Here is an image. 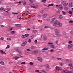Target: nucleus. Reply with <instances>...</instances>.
<instances>
[{"label": "nucleus", "mask_w": 73, "mask_h": 73, "mask_svg": "<svg viewBox=\"0 0 73 73\" xmlns=\"http://www.w3.org/2000/svg\"><path fill=\"white\" fill-rule=\"evenodd\" d=\"M48 50V48H44L42 50L41 52H45L46 50Z\"/></svg>", "instance_id": "nucleus-1"}, {"label": "nucleus", "mask_w": 73, "mask_h": 73, "mask_svg": "<svg viewBox=\"0 0 73 73\" xmlns=\"http://www.w3.org/2000/svg\"><path fill=\"white\" fill-rule=\"evenodd\" d=\"M37 60H38L40 62H41L42 61V59L40 57H38L37 58Z\"/></svg>", "instance_id": "nucleus-2"}, {"label": "nucleus", "mask_w": 73, "mask_h": 73, "mask_svg": "<svg viewBox=\"0 0 73 73\" xmlns=\"http://www.w3.org/2000/svg\"><path fill=\"white\" fill-rule=\"evenodd\" d=\"M54 31L55 33H56V34H58L60 32L57 29H55L54 30Z\"/></svg>", "instance_id": "nucleus-3"}, {"label": "nucleus", "mask_w": 73, "mask_h": 73, "mask_svg": "<svg viewBox=\"0 0 73 73\" xmlns=\"http://www.w3.org/2000/svg\"><path fill=\"white\" fill-rule=\"evenodd\" d=\"M33 54H34V55H36L38 53V51H35L34 52H32Z\"/></svg>", "instance_id": "nucleus-4"}, {"label": "nucleus", "mask_w": 73, "mask_h": 73, "mask_svg": "<svg viewBox=\"0 0 73 73\" xmlns=\"http://www.w3.org/2000/svg\"><path fill=\"white\" fill-rule=\"evenodd\" d=\"M58 8L59 9L61 10L63 9V6L61 5H59L58 6Z\"/></svg>", "instance_id": "nucleus-5"}, {"label": "nucleus", "mask_w": 73, "mask_h": 73, "mask_svg": "<svg viewBox=\"0 0 73 73\" xmlns=\"http://www.w3.org/2000/svg\"><path fill=\"white\" fill-rule=\"evenodd\" d=\"M57 21H55L53 22V26H56V25H57Z\"/></svg>", "instance_id": "nucleus-6"}, {"label": "nucleus", "mask_w": 73, "mask_h": 73, "mask_svg": "<svg viewBox=\"0 0 73 73\" xmlns=\"http://www.w3.org/2000/svg\"><path fill=\"white\" fill-rule=\"evenodd\" d=\"M0 52L2 54H6L5 52L3 51L2 50H0Z\"/></svg>", "instance_id": "nucleus-7"}, {"label": "nucleus", "mask_w": 73, "mask_h": 73, "mask_svg": "<svg viewBox=\"0 0 73 73\" xmlns=\"http://www.w3.org/2000/svg\"><path fill=\"white\" fill-rule=\"evenodd\" d=\"M43 39L44 41H46L47 40V37L45 35H44L43 36Z\"/></svg>", "instance_id": "nucleus-8"}, {"label": "nucleus", "mask_w": 73, "mask_h": 73, "mask_svg": "<svg viewBox=\"0 0 73 73\" xmlns=\"http://www.w3.org/2000/svg\"><path fill=\"white\" fill-rule=\"evenodd\" d=\"M37 7H38V6L37 5L35 6L33 5V6H32L31 8H36Z\"/></svg>", "instance_id": "nucleus-9"}, {"label": "nucleus", "mask_w": 73, "mask_h": 73, "mask_svg": "<svg viewBox=\"0 0 73 73\" xmlns=\"http://www.w3.org/2000/svg\"><path fill=\"white\" fill-rule=\"evenodd\" d=\"M37 32V30H34L32 31V32L33 33H36V32Z\"/></svg>", "instance_id": "nucleus-10"}, {"label": "nucleus", "mask_w": 73, "mask_h": 73, "mask_svg": "<svg viewBox=\"0 0 73 73\" xmlns=\"http://www.w3.org/2000/svg\"><path fill=\"white\" fill-rule=\"evenodd\" d=\"M15 25L16 26V27H20L21 26V24H15Z\"/></svg>", "instance_id": "nucleus-11"}, {"label": "nucleus", "mask_w": 73, "mask_h": 73, "mask_svg": "<svg viewBox=\"0 0 73 73\" xmlns=\"http://www.w3.org/2000/svg\"><path fill=\"white\" fill-rule=\"evenodd\" d=\"M55 19L56 18H53L52 19V21H51V23H52V24L53 23V22H54V21H55L54 20H55Z\"/></svg>", "instance_id": "nucleus-12"}, {"label": "nucleus", "mask_w": 73, "mask_h": 73, "mask_svg": "<svg viewBox=\"0 0 73 73\" xmlns=\"http://www.w3.org/2000/svg\"><path fill=\"white\" fill-rule=\"evenodd\" d=\"M27 44V41H25L22 44V46H24L25 44Z\"/></svg>", "instance_id": "nucleus-13"}, {"label": "nucleus", "mask_w": 73, "mask_h": 73, "mask_svg": "<svg viewBox=\"0 0 73 73\" xmlns=\"http://www.w3.org/2000/svg\"><path fill=\"white\" fill-rule=\"evenodd\" d=\"M16 51L18 52V53H19V54H20L21 53V51H20V50L19 49H16Z\"/></svg>", "instance_id": "nucleus-14"}, {"label": "nucleus", "mask_w": 73, "mask_h": 73, "mask_svg": "<svg viewBox=\"0 0 73 73\" xmlns=\"http://www.w3.org/2000/svg\"><path fill=\"white\" fill-rule=\"evenodd\" d=\"M49 46L50 48H54V45H53L52 44H50V45Z\"/></svg>", "instance_id": "nucleus-15"}, {"label": "nucleus", "mask_w": 73, "mask_h": 73, "mask_svg": "<svg viewBox=\"0 0 73 73\" xmlns=\"http://www.w3.org/2000/svg\"><path fill=\"white\" fill-rule=\"evenodd\" d=\"M68 5V4L67 3H66L63 4V5L64 7H66V6H67Z\"/></svg>", "instance_id": "nucleus-16"}, {"label": "nucleus", "mask_w": 73, "mask_h": 73, "mask_svg": "<svg viewBox=\"0 0 73 73\" xmlns=\"http://www.w3.org/2000/svg\"><path fill=\"white\" fill-rule=\"evenodd\" d=\"M6 40L8 41H11V39H10V38H7L6 39Z\"/></svg>", "instance_id": "nucleus-17"}, {"label": "nucleus", "mask_w": 73, "mask_h": 73, "mask_svg": "<svg viewBox=\"0 0 73 73\" xmlns=\"http://www.w3.org/2000/svg\"><path fill=\"white\" fill-rule=\"evenodd\" d=\"M58 24L60 27H61L62 25V23L60 22L58 23Z\"/></svg>", "instance_id": "nucleus-18"}, {"label": "nucleus", "mask_w": 73, "mask_h": 73, "mask_svg": "<svg viewBox=\"0 0 73 73\" xmlns=\"http://www.w3.org/2000/svg\"><path fill=\"white\" fill-rule=\"evenodd\" d=\"M69 7H72V3H69Z\"/></svg>", "instance_id": "nucleus-19"}, {"label": "nucleus", "mask_w": 73, "mask_h": 73, "mask_svg": "<svg viewBox=\"0 0 73 73\" xmlns=\"http://www.w3.org/2000/svg\"><path fill=\"white\" fill-rule=\"evenodd\" d=\"M45 67V68H49V65L48 64H47L46 65L44 66Z\"/></svg>", "instance_id": "nucleus-20"}, {"label": "nucleus", "mask_w": 73, "mask_h": 73, "mask_svg": "<svg viewBox=\"0 0 73 73\" xmlns=\"http://www.w3.org/2000/svg\"><path fill=\"white\" fill-rule=\"evenodd\" d=\"M68 71V70H64L62 72V73H67Z\"/></svg>", "instance_id": "nucleus-21"}, {"label": "nucleus", "mask_w": 73, "mask_h": 73, "mask_svg": "<svg viewBox=\"0 0 73 73\" xmlns=\"http://www.w3.org/2000/svg\"><path fill=\"white\" fill-rule=\"evenodd\" d=\"M73 46V44H71L70 45H69L68 46V48H72V47Z\"/></svg>", "instance_id": "nucleus-22"}, {"label": "nucleus", "mask_w": 73, "mask_h": 73, "mask_svg": "<svg viewBox=\"0 0 73 73\" xmlns=\"http://www.w3.org/2000/svg\"><path fill=\"white\" fill-rule=\"evenodd\" d=\"M22 16H23V15H19L18 16V18H19V19H21Z\"/></svg>", "instance_id": "nucleus-23"}, {"label": "nucleus", "mask_w": 73, "mask_h": 73, "mask_svg": "<svg viewBox=\"0 0 73 73\" xmlns=\"http://www.w3.org/2000/svg\"><path fill=\"white\" fill-rule=\"evenodd\" d=\"M56 59L58 60H59V61H60V60H61V58H56Z\"/></svg>", "instance_id": "nucleus-24"}, {"label": "nucleus", "mask_w": 73, "mask_h": 73, "mask_svg": "<svg viewBox=\"0 0 73 73\" xmlns=\"http://www.w3.org/2000/svg\"><path fill=\"white\" fill-rule=\"evenodd\" d=\"M65 3H66V1H64L62 2L61 3L62 4H65Z\"/></svg>", "instance_id": "nucleus-25"}, {"label": "nucleus", "mask_w": 73, "mask_h": 73, "mask_svg": "<svg viewBox=\"0 0 73 73\" xmlns=\"http://www.w3.org/2000/svg\"><path fill=\"white\" fill-rule=\"evenodd\" d=\"M0 64L1 65H4V62H0Z\"/></svg>", "instance_id": "nucleus-26"}, {"label": "nucleus", "mask_w": 73, "mask_h": 73, "mask_svg": "<svg viewBox=\"0 0 73 73\" xmlns=\"http://www.w3.org/2000/svg\"><path fill=\"white\" fill-rule=\"evenodd\" d=\"M12 29H13V28H11L8 29V31H12Z\"/></svg>", "instance_id": "nucleus-27"}, {"label": "nucleus", "mask_w": 73, "mask_h": 73, "mask_svg": "<svg viewBox=\"0 0 73 73\" xmlns=\"http://www.w3.org/2000/svg\"><path fill=\"white\" fill-rule=\"evenodd\" d=\"M46 16H47V15L44 14L43 16L42 17H44V18H45V17H46Z\"/></svg>", "instance_id": "nucleus-28"}, {"label": "nucleus", "mask_w": 73, "mask_h": 73, "mask_svg": "<svg viewBox=\"0 0 73 73\" xmlns=\"http://www.w3.org/2000/svg\"><path fill=\"white\" fill-rule=\"evenodd\" d=\"M56 69L57 70H61V69L60 68L58 67H56Z\"/></svg>", "instance_id": "nucleus-29"}, {"label": "nucleus", "mask_w": 73, "mask_h": 73, "mask_svg": "<svg viewBox=\"0 0 73 73\" xmlns=\"http://www.w3.org/2000/svg\"><path fill=\"white\" fill-rule=\"evenodd\" d=\"M57 37H60L61 36V35L60 34H57L56 35Z\"/></svg>", "instance_id": "nucleus-30"}, {"label": "nucleus", "mask_w": 73, "mask_h": 73, "mask_svg": "<svg viewBox=\"0 0 73 73\" xmlns=\"http://www.w3.org/2000/svg\"><path fill=\"white\" fill-rule=\"evenodd\" d=\"M25 37H28V36H29V34H26L25 35Z\"/></svg>", "instance_id": "nucleus-31"}, {"label": "nucleus", "mask_w": 73, "mask_h": 73, "mask_svg": "<svg viewBox=\"0 0 73 73\" xmlns=\"http://www.w3.org/2000/svg\"><path fill=\"white\" fill-rule=\"evenodd\" d=\"M49 51L50 52H53L54 50L53 49H50L49 50Z\"/></svg>", "instance_id": "nucleus-32"}, {"label": "nucleus", "mask_w": 73, "mask_h": 73, "mask_svg": "<svg viewBox=\"0 0 73 73\" xmlns=\"http://www.w3.org/2000/svg\"><path fill=\"white\" fill-rule=\"evenodd\" d=\"M21 36L22 38H25V35H22Z\"/></svg>", "instance_id": "nucleus-33"}, {"label": "nucleus", "mask_w": 73, "mask_h": 73, "mask_svg": "<svg viewBox=\"0 0 73 73\" xmlns=\"http://www.w3.org/2000/svg\"><path fill=\"white\" fill-rule=\"evenodd\" d=\"M29 65H33V63L32 62H30L29 63Z\"/></svg>", "instance_id": "nucleus-34"}, {"label": "nucleus", "mask_w": 73, "mask_h": 73, "mask_svg": "<svg viewBox=\"0 0 73 73\" xmlns=\"http://www.w3.org/2000/svg\"><path fill=\"white\" fill-rule=\"evenodd\" d=\"M10 47V46L8 45L7 46L6 48V49H8Z\"/></svg>", "instance_id": "nucleus-35"}, {"label": "nucleus", "mask_w": 73, "mask_h": 73, "mask_svg": "<svg viewBox=\"0 0 73 73\" xmlns=\"http://www.w3.org/2000/svg\"><path fill=\"white\" fill-rule=\"evenodd\" d=\"M62 13L64 15H65L66 14V13H65V12L63 11H62Z\"/></svg>", "instance_id": "nucleus-36"}, {"label": "nucleus", "mask_w": 73, "mask_h": 73, "mask_svg": "<svg viewBox=\"0 0 73 73\" xmlns=\"http://www.w3.org/2000/svg\"><path fill=\"white\" fill-rule=\"evenodd\" d=\"M59 19H62V15H60L59 16Z\"/></svg>", "instance_id": "nucleus-37"}, {"label": "nucleus", "mask_w": 73, "mask_h": 73, "mask_svg": "<svg viewBox=\"0 0 73 73\" xmlns=\"http://www.w3.org/2000/svg\"><path fill=\"white\" fill-rule=\"evenodd\" d=\"M41 71L42 72H43V73H46V71H45V70H41Z\"/></svg>", "instance_id": "nucleus-38"}, {"label": "nucleus", "mask_w": 73, "mask_h": 73, "mask_svg": "<svg viewBox=\"0 0 73 73\" xmlns=\"http://www.w3.org/2000/svg\"><path fill=\"white\" fill-rule=\"evenodd\" d=\"M25 13H26V14H27V15H28L29 14V13L28 12V11H27L25 12Z\"/></svg>", "instance_id": "nucleus-39"}, {"label": "nucleus", "mask_w": 73, "mask_h": 73, "mask_svg": "<svg viewBox=\"0 0 73 73\" xmlns=\"http://www.w3.org/2000/svg\"><path fill=\"white\" fill-rule=\"evenodd\" d=\"M70 33L71 35H73V31H72L70 32Z\"/></svg>", "instance_id": "nucleus-40"}, {"label": "nucleus", "mask_w": 73, "mask_h": 73, "mask_svg": "<svg viewBox=\"0 0 73 73\" xmlns=\"http://www.w3.org/2000/svg\"><path fill=\"white\" fill-rule=\"evenodd\" d=\"M54 5L53 4H51L50 5L48 6V7H49L50 6H53Z\"/></svg>", "instance_id": "nucleus-41"}, {"label": "nucleus", "mask_w": 73, "mask_h": 73, "mask_svg": "<svg viewBox=\"0 0 73 73\" xmlns=\"http://www.w3.org/2000/svg\"><path fill=\"white\" fill-rule=\"evenodd\" d=\"M29 1L31 3H33V0H29Z\"/></svg>", "instance_id": "nucleus-42"}, {"label": "nucleus", "mask_w": 73, "mask_h": 73, "mask_svg": "<svg viewBox=\"0 0 73 73\" xmlns=\"http://www.w3.org/2000/svg\"><path fill=\"white\" fill-rule=\"evenodd\" d=\"M63 33L64 34V35H65L66 33V32H65V31H63Z\"/></svg>", "instance_id": "nucleus-43"}, {"label": "nucleus", "mask_w": 73, "mask_h": 73, "mask_svg": "<svg viewBox=\"0 0 73 73\" xmlns=\"http://www.w3.org/2000/svg\"><path fill=\"white\" fill-rule=\"evenodd\" d=\"M12 14H13L14 15H17V14H18L17 13H12Z\"/></svg>", "instance_id": "nucleus-44"}, {"label": "nucleus", "mask_w": 73, "mask_h": 73, "mask_svg": "<svg viewBox=\"0 0 73 73\" xmlns=\"http://www.w3.org/2000/svg\"><path fill=\"white\" fill-rule=\"evenodd\" d=\"M73 21L72 20H70L69 22V23H73Z\"/></svg>", "instance_id": "nucleus-45"}, {"label": "nucleus", "mask_w": 73, "mask_h": 73, "mask_svg": "<svg viewBox=\"0 0 73 73\" xmlns=\"http://www.w3.org/2000/svg\"><path fill=\"white\" fill-rule=\"evenodd\" d=\"M34 42L35 44H36L37 43V40H35L34 41Z\"/></svg>", "instance_id": "nucleus-46"}, {"label": "nucleus", "mask_w": 73, "mask_h": 73, "mask_svg": "<svg viewBox=\"0 0 73 73\" xmlns=\"http://www.w3.org/2000/svg\"><path fill=\"white\" fill-rule=\"evenodd\" d=\"M4 9V8L3 7H1L0 8V10L1 11H2Z\"/></svg>", "instance_id": "nucleus-47"}, {"label": "nucleus", "mask_w": 73, "mask_h": 73, "mask_svg": "<svg viewBox=\"0 0 73 73\" xmlns=\"http://www.w3.org/2000/svg\"><path fill=\"white\" fill-rule=\"evenodd\" d=\"M64 9H65V10H68V8L67 7H65Z\"/></svg>", "instance_id": "nucleus-48"}, {"label": "nucleus", "mask_w": 73, "mask_h": 73, "mask_svg": "<svg viewBox=\"0 0 73 73\" xmlns=\"http://www.w3.org/2000/svg\"><path fill=\"white\" fill-rule=\"evenodd\" d=\"M21 64H22V65H24V64H25V62H23L21 63Z\"/></svg>", "instance_id": "nucleus-49"}, {"label": "nucleus", "mask_w": 73, "mask_h": 73, "mask_svg": "<svg viewBox=\"0 0 73 73\" xmlns=\"http://www.w3.org/2000/svg\"><path fill=\"white\" fill-rule=\"evenodd\" d=\"M27 52H29V51H31V50L30 49H27Z\"/></svg>", "instance_id": "nucleus-50"}, {"label": "nucleus", "mask_w": 73, "mask_h": 73, "mask_svg": "<svg viewBox=\"0 0 73 73\" xmlns=\"http://www.w3.org/2000/svg\"><path fill=\"white\" fill-rule=\"evenodd\" d=\"M67 73H73L72 72V71H68Z\"/></svg>", "instance_id": "nucleus-51"}, {"label": "nucleus", "mask_w": 73, "mask_h": 73, "mask_svg": "<svg viewBox=\"0 0 73 73\" xmlns=\"http://www.w3.org/2000/svg\"><path fill=\"white\" fill-rule=\"evenodd\" d=\"M19 58V57H15V60H17V58Z\"/></svg>", "instance_id": "nucleus-52"}, {"label": "nucleus", "mask_w": 73, "mask_h": 73, "mask_svg": "<svg viewBox=\"0 0 73 73\" xmlns=\"http://www.w3.org/2000/svg\"><path fill=\"white\" fill-rule=\"evenodd\" d=\"M34 38V36L33 35L32 36H31V39H33V38Z\"/></svg>", "instance_id": "nucleus-53"}, {"label": "nucleus", "mask_w": 73, "mask_h": 73, "mask_svg": "<svg viewBox=\"0 0 73 73\" xmlns=\"http://www.w3.org/2000/svg\"><path fill=\"white\" fill-rule=\"evenodd\" d=\"M0 40H4V38L2 37H1L0 38Z\"/></svg>", "instance_id": "nucleus-54"}, {"label": "nucleus", "mask_w": 73, "mask_h": 73, "mask_svg": "<svg viewBox=\"0 0 73 73\" xmlns=\"http://www.w3.org/2000/svg\"><path fill=\"white\" fill-rule=\"evenodd\" d=\"M30 5L31 6V7H32V6H33V5L31 4H30Z\"/></svg>", "instance_id": "nucleus-55"}, {"label": "nucleus", "mask_w": 73, "mask_h": 73, "mask_svg": "<svg viewBox=\"0 0 73 73\" xmlns=\"http://www.w3.org/2000/svg\"><path fill=\"white\" fill-rule=\"evenodd\" d=\"M23 4L24 5L26 4V2H23Z\"/></svg>", "instance_id": "nucleus-56"}, {"label": "nucleus", "mask_w": 73, "mask_h": 73, "mask_svg": "<svg viewBox=\"0 0 73 73\" xmlns=\"http://www.w3.org/2000/svg\"><path fill=\"white\" fill-rule=\"evenodd\" d=\"M68 65L69 66H72V64L71 63L70 64H69Z\"/></svg>", "instance_id": "nucleus-57"}, {"label": "nucleus", "mask_w": 73, "mask_h": 73, "mask_svg": "<svg viewBox=\"0 0 73 73\" xmlns=\"http://www.w3.org/2000/svg\"><path fill=\"white\" fill-rule=\"evenodd\" d=\"M66 62H68L69 61V60L68 59L66 60Z\"/></svg>", "instance_id": "nucleus-58"}, {"label": "nucleus", "mask_w": 73, "mask_h": 73, "mask_svg": "<svg viewBox=\"0 0 73 73\" xmlns=\"http://www.w3.org/2000/svg\"><path fill=\"white\" fill-rule=\"evenodd\" d=\"M35 72H39V70H35Z\"/></svg>", "instance_id": "nucleus-59"}, {"label": "nucleus", "mask_w": 73, "mask_h": 73, "mask_svg": "<svg viewBox=\"0 0 73 73\" xmlns=\"http://www.w3.org/2000/svg\"><path fill=\"white\" fill-rule=\"evenodd\" d=\"M69 13L70 14H72V11H69Z\"/></svg>", "instance_id": "nucleus-60"}, {"label": "nucleus", "mask_w": 73, "mask_h": 73, "mask_svg": "<svg viewBox=\"0 0 73 73\" xmlns=\"http://www.w3.org/2000/svg\"><path fill=\"white\" fill-rule=\"evenodd\" d=\"M28 41L29 42H31V39H29Z\"/></svg>", "instance_id": "nucleus-61"}, {"label": "nucleus", "mask_w": 73, "mask_h": 73, "mask_svg": "<svg viewBox=\"0 0 73 73\" xmlns=\"http://www.w3.org/2000/svg\"><path fill=\"white\" fill-rule=\"evenodd\" d=\"M46 1V0H42V2H45Z\"/></svg>", "instance_id": "nucleus-62"}, {"label": "nucleus", "mask_w": 73, "mask_h": 73, "mask_svg": "<svg viewBox=\"0 0 73 73\" xmlns=\"http://www.w3.org/2000/svg\"><path fill=\"white\" fill-rule=\"evenodd\" d=\"M18 4H21V1H19L18 2Z\"/></svg>", "instance_id": "nucleus-63"}, {"label": "nucleus", "mask_w": 73, "mask_h": 73, "mask_svg": "<svg viewBox=\"0 0 73 73\" xmlns=\"http://www.w3.org/2000/svg\"><path fill=\"white\" fill-rule=\"evenodd\" d=\"M70 69H73V66H71L70 68Z\"/></svg>", "instance_id": "nucleus-64"}]
</instances>
